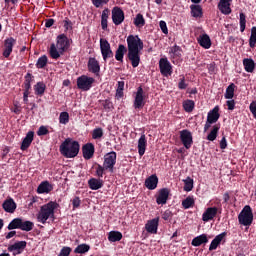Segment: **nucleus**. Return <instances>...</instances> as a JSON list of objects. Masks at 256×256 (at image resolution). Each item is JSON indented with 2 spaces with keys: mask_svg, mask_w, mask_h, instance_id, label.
<instances>
[{
  "mask_svg": "<svg viewBox=\"0 0 256 256\" xmlns=\"http://www.w3.org/2000/svg\"><path fill=\"white\" fill-rule=\"evenodd\" d=\"M127 41V59L130 61L132 67L135 69L139 67L141 63V51H143V40L139 38V35H129Z\"/></svg>",
  "mask_w": 256,
  "mask_h": 256,
  "instance_id": "nucleus-1",
  "label": "nucleus"
},
{
  "mask_svg": "<svg viewBox=\"0 0 256 256\" xmlns=\"http://www.w3.org/2000/svg\"><path fill=\"white\" fill-rule=\"evenodd\" d=\"M71 44L69 43V38L65 34H60L57 36V44H51L50 46V57L52 59H59L63 53L69 51Z\"/></svg>",
  "mask_w": 256,
  "mask_h": 256,
  "instance_id": "nucleus-2",
  "label": "nucleus"
},
{
  "mask_svg": "<svg viewBox=\"0 0 256 256\" xmlns=\"http://www.w3.org/2000/svg\"><path fill=\"white\" fill-rule=\"evenodd\" d=\"M79 149H81V145L77 141L66 138L60 145L59 151L66 159H74L79 155Z\"/></svg>",
  "mask_w": 256,
  "mask_h": 256,
  "instance_id": "nucleus-3",
  "label": "nucleus"
},
{
  "mask_svg": "<svg viewBox=\"0 0 256 256\" xmlns=\"http://www.w3.org/2000/svg\"><path fill=\"white\" fill-rule=\"evenodd\" d=\"M59 207L57 202L50 201L40 207V211L37 214L38 223L45 225L48 219H55V209Z\"/></svg>",
  "mask_w": 256,
  "mask_h": 256,
  "instance_id": "nucleus-4",
  "label": "nucleus"
},
{
  "mask_svg": "<svg viewBox=\"0 0 256 256\" xmlns=\"http://www.w3.org/2000/svg\"><path fill=\"white\" fill-rule=\"evenodd\" d=\"M253 217V209L251 206L246 205L238 215V222L244 227H251L253 225Z\"/></svg>",
  "mask_w": 256,
  "mask_h": 256,
  "instance_id": "nucleus-5",
  "label": "nucleus"
},
{
  "mask_svg": "<svg viewBox=\"0 0 256 256\" xmlns=\"http://www.w3.org/2000/svg\"><path fill=\"white\" fill-rule=\"evenodd\" d=\"M103 165L108 173H115V165H117V152L111 151L104 156Z\"/></svg>",
  "mask_w": 256,
  "mask_h": 256,
  "instance_id": "nucleus-6",
  "label": "nucleus"
},
{
  "mask_svg": "<svg viewBox=\"0 0 256 256\" xmlns=\"http://www.w3.org/2000/svg\"><path fill=\"white\" fill-rule=\"evenodd\" d=\"M93 83H95V78L87 75H82L77 78V87L81 89V91H89L91 87H93Z\"/></svg>",
  "mask_w": 256,
  "mask_h": 256,
  "instance_id": "nucleus-7",
  "label": "nucleus"
},
{
  "mask_svg": "<svg viewBox=\"0 0 256 256\" xmlns=\"http://www.w3.org/2000/svg\"><path fill=\"white\" fill-rule=\"evenodd\" d=\"M100 51L103 58V61H107V59H113V50L111 49V44L107 39H100Z\"/></svg>",
  "mask_w": 256,
  "mask_h": 256,
  "instance_id": "nucleus-8",
  "label": "nucleus"
},
{
  "mask_svg": "<svg viewBox=\"0 0 256 256\" xmlns=\"http://www.w3.org/2000/svg\"><path fill=\"white\" fill-rule=\"evenodd\" d=\"M159 69L163 77H171L173 75V65H171V62L167 58H160Z\"/></svg>",
  "mask_w": 256,
  "mask_h": 256,
  "instance_id": "nucleus-9",
  "label": "nucleus"
},
{
  "mask_svg": "<svg viewBox=\"0 0 256 256\" xmlns=\"http://www.w3.org/2000/svg\"><path fill=\"white\" fill-rule=\"evenodd\" d=\"M15 45H17V39L13 37H8L4 40L2 55L5 59H9V57H11V53H13V47H15Z\"/></svg>",
  "mask_w": 256,
  "mask_h": 256,
  "instance_id": "nucleus-10",
  "label": "nucleus"
},
{
  "mask_svg": "<svg viewBox=\"0 0 256 256\" xmlns=\"http://www.w3.org/2000/svg\"><path fill=\"white\" fill-rule=\"evenodd\" d=\"M133 107L134 109H143V107H145V92L143 91V87L141 86L137 88Z\"/></svg>",
  "mask_w": 256,
  "mask_h": 256,
  "instance_id": "nucleus-11",
  "label": "nucleus"
},
{
  "mask_svg": "<svg viewBox=\"0 0 256 256\" xmlns=\"http://www.w3.org/2000/svg\"><path fill=\"white\" fill-rule=\"evenodd\" d=\"M180 141L184 145L185 149H189L193 146V134L188 129L180 131Z\"/></svg>",
  "mask_w": 256,
  "mask_h": 256,
  "instance_id": "nucleus-12",
  "label": "nucleus"
},
{
  "mask_svg": "<svg viewBox=\"0 0 256 256\" xmlns=\"http://www.w3.org/2000/svg\"><path fill=\"white\" fill-rule=\"evenodd\" d=\"M125 21V12L121 7L115 6L112 9V22L114 25L119 26Z\"/></svg>",
  "mask_w": 256,
  "mask_h": 256,
  "instance_id": "nucleus-13",
  "label": "nucleus"
},
{
  "mask_svg": "<svg viewBox=\"0 0 256 256\" xmlns=\"http://www.w3.org/2000/svg\"><path fill=\"white\" fill-rule=\"evenodd\" d=\"M27 247V241H17L12 245L8 246L9 253H13V255H21L25 251Z\"/></svg>",
  "mask_w": 256,
  "mask_h": 256,
  "instance_id": "nucleus-14",
  "label": "nucleus"
},
{
  "mask_svg": "<svg viewBox=\"0 0 256 256\" xmlns=\"http://www.w3.org/2000/svg\"><path fill=\"white\" fill-rule=\"evenodd\" d=\"M221 213V208L217 207H208L202 214V221L208 223V221H213L217 217V213Z\"/></svg>",
  "mask_w": 256,
  "mask_h": 256,
  "instance_id": "nucleus-15",
  "label": "nucleus"
},
{
  "mask_svg": "<svg viewBox=\"0 0 256 256\" xmlns=\"http://www.w3.org/2000/svg\"><path fill=\"white\" fill-rule=\"evenodd\" d=\"M169 195H171V190L169 188H162L158 191V195L156 196L157 205H167V201H169Z\"/></svg>",
  "mask_w": 256,
  "mask_h": 256,
  "instance_id": "nucleus-16",
  "label": "nucleus"
},
{
  "mask_svg": "<svg viewBox=\"0 0 256 256\" xmlns=\"http://www.w3.org/2000/svg\"><path fill=\"white\" fill-rule=\"evenodd\" d=\"M83 158L89 161V159H93L95 155V145L93 143H86L82 146Z\"/></svg>",
  "mask_w": 256,
  "mask_h": 256,
  "instance_id": "nucleus-17",
  "label": "nucleus"
},
{
  "mask_svg": "<svg viewBox=\"0 0 256 256\" xmlns=\"http://www.w3.org/2000/svg\"><path fill=\"white\" fill-rule=\"evenodd\" d=\"M88 71L96 75V77H99V73H101V65H99V62L93 57L88 60Z\"/></svg>",
  "mask_w": 256,
  "mask_h": 256,
  "instance_id": "nucleus-18",
  "label": "nucleus"
},
{
  "mask_svg": "<svg viewBox=\"0 0 256 256\" xmlns=\"http://www.w3.org/2000/svg\"><path fill=\"white\" fill-rule=\"evenodd\" d=\"M35 137V132L29 131L25 138L22 140L20 149L21 151H27L29 147H31V144L33 143V139Z\"/></svg>",
  "mask_w": 256,
  "mask_h": 256,
  "instance_id": "nucleus-19",
  "label": "nucleus"
},
{
  "mask_svg": "<svg viewBox=\"0 0 256 256\" xmlns=\"http://www.w3.org/2000/svg\"><path fill=\"white\" fill-rule=\"evenodd\" d=\"M233 0H220L218 9L223 15H231V2Z\"/></svg>",
  "mask_w": 256,
  "mask_h": 256,
  "instance_id": "nucleus-20",
  "label": "nucleus"
},
{
  "mask_svg": "<svg viewBox=\"0 0 256 256\" xmlns=\"http://www.w3.org/2000/svg\"><path fill=\"white\" fill-rule=\"evenodd\" d=\"M157 185H159V178L157 174H152L145 180V187L149 189V191H153L157 189Z\"/></svg>",
  "mask_w": 256,
  "mask_h": 256,
  "instance_id": "nucleus-21",
  "label": "nucleus"
},
{
  "mask_svg": "<svg viewBox=\"0 0 256 256\" xmlns=\"http://www.w3.org/2000/svg\"><path fill=\"white\" fill-rule=\"evenodd\" d=\"M209 239H211V237L207 234H201L192 239L191 245L193 247H201V245H207V243H209Z\"/></svg>",
  "mask_w": 256,
  "mask_h": 256,
  "instance_id": "nucleus-22",
  "label": "nucleus"
},
{
  "mask_svg": "<svg viewBox=\"0 0 256 256\" xmlns=\"http://www.w3.org/2000/svg\"><path fill=\"white\" fill-rule=\"evenodd\" d=\"M158 228H159V217L149 220L145 225V229L147 233H152L154 235L157 233Z\"/></svg>",
  "mask_w": 256,
  "mask_h": 256,
  "instance_id": "nucleus-23",
  "label": "nucleus"
},
{
  "mask_svg": "<svg viewBox=\"0 0 256 256\" xmlns=\"http://www.w3.org/2000/svg\"><path fill=\"white\" fill-rule=\"evenodd\" d=\"M227 237V232H222L221 234H218L210 243L209 251H215L219 245H221V241Z\"/></svg>",
  "mask_w": 256,
  "mask_h": 256,
  "instance_id": "nucleus-24",
  "label": "nucleus"
},
{
  "mask_svg": "<svg viewBox=\"0 0 256 256\" xmlns=\"http://www.w3.org/2000/svg\"><path fill=\"white\" fill-rule=\"evenodd\" d=\"M2 209L6 211V213H15V209H17V203L13 198L6 199L2 204Z\"/></svg>",
  "mask_w": 256,
  "mask_h": 256,
  "instance_id": "nucleus-25",
  "label": "nucleus"
},
{
  "mask_svg": "<svg viewBox=\"0 0 256 256\" xmlns=\"http://www.w3.org/2000/svg\"><path fill=\"white\" fill-rule=\"evenodd\" d=\"M219 117H221V114H219V106H215L212 110L208 112V123H217L219 121Z\"/></svg>",
  "mask_w": 256,
  "mask_h": 256,
  "instance_id": "nucleus-26",
  "label": "nucleus"
},
{
  "mask_svg": "<svg viewBox=\"0 0 256 256\" xmlns=\"http://www.w3.org/2000/svg\"><path fill=\"white\" fill-rule=\"evenodd\" d=\"M36 191L39 195H43L45 193H51V191H53V185H51L49 181H43L39 184Z\"/></svg>",
  "mask_w": 256,
  "mask_h": 256,
  "instance_id": "nucleus-27",
  "label": "nucleus"
},
{
  "mask_svg": "<svg viewBox=\"0 0 256 256\" xmlns=\"http://www.w3.org/2000/svg\"><path fill=\"white\" fill-rule=\"evenodd\" d=\"M200 47L203 49H211V38L207 34H202L197 38Z\"/></svg>",
  "mask_w": 256,
  "mask_h": 256,
  "instance_id": "nucleus-28",
  "label": "nucleus"
},
{
  "mask_svg": "<svg viewBox=\"0 0 256 256\" xmlns=\"http://www.w3.org/2000/svg\"><path fill=\"white\" fill-rule=\"evenodd\" d=\"M128 48L125 47L123 44H119L118 48L116 49L115 52V59L116 61H119L120 63H123V59L125 57V53H127Z\"/></svg>",
  "mask_w": 256,
  "mask_h": 256,
  "instance_id": "nucleus-29",
  "label": "nucleus"
},
{
  "mask_svg": "<svg viewBox=\"0 0 256 256\" xmlns=\"http://www.w3.org/2000/svg\"><path fill=\"white\" fill-rule=\"evenodd\" d=\"M146 149H147V138L145 137V134H142L138 140V153L140 157H143L145 155Z\"/></svg>",
  "mask_w": 256,
  "mask_h": 256,
  "instance_id": "nucleus-30",
  "label": "nucleus"
},
{
  "mask_svg": "<svg viewBox=\"0 0 256 256\" xmlns=\"http://www.w3.org/2000/svg\"><path fill=\"white\" fill-rule=\"evenodd\" d=\"M191 16L195 19H201L203 17V8L199 4L190 5Z\"/></svg>",
  "mask_w": 256,
  "mask_h": 256,
  "instance_id": "nucleus-31",
  "label": "nucleus"
},
{
  "mask_svg": "<svg viewBox=\"0 0 256 256\" xmlns=\"http://www.w3.org/2000/svg\"><path fill=\"white\" fill-rule=\"evenodd\" d=\"M89 189L97 191L103 187V180L97 178H91L88 180Z\"/></svg>",
  "mask_w": 256,
  "mask_h": 256,
  "instance_id": "nucleus-32",
  "label": "nucleus"
},
{
  "mask_svg": "<svg viewBox=\"0 0 256 256\" xmlns=\"http://www.w3.org/2000/svg\"><path fill=\"white\" fill-rule=\"evenodd\" d=\"M243 66L246 73H253L255 71V61L251 58H245L243 60Z\"/></svg>",
  "mask_w": 256,
  "mask_h": 256,
  "instance_id": "nucleus-33",
  "label": "nucleus"
},
{
  "mask_svg": "<svg viewBox=\"0 0 256 256\" xmlns=\"http://www.w3.org/2000/svg\"><path fill=\"white\" fill-rule=\"evenodd\" d=\"M46 89L47 85H45L43 82H37L36 85H34V93L35 95H38V97H43Z\"/></svg>",
  "mask_w": 256,
  "mask_h": 256,
  "instance_id": "nucleus-34",
  "label": "nucleus"
},
{
  "mask_svg": "<svg viewBox=\"0 0 256 256\" xmlns=\"http://www.w3.org/2000/svg\"><path fill=\"white\" fill-rule=\"evenodd\" d=\"M123 239V234L119 231H110L108 233V241L110 243H117V241H121Z\"/></svg>",
  "mask_w": 256,
  "mask_h": 256,
  "instance_id": "nucleus-35",
  "label": "nucleus"
},
{
  "mask_svg": "<svg viewBox=\"0 0 256 256\" xmlns=\"http://www.w3.org/2000/svg\"><path fill=\"white\" fill-rule=\"evenodd\" d=\"M34 81H35V76H33V74L28 72L24 76V83H23L24 90L31 91V83Z\"/></svg>",
  "mask_w": 256,
  "mask_h": 256,
  "instance_id": "nucleus-36",
  "label": "nucleus"
},
{
  "mask_svg": "<svg viewBox=\"0 0 256 256\" xmlns=\"http://www.w3.org/2000/svg\"><path fill=\"white\" fill-rule=\"evenodd\" d=\"M219 129H221V124H216L212 127V130L207 135V141H215L217 135H219Z\"/></svg>",
  "mask_w": 256,
  "mask_h": 256,
  "instance_id": "nucleus-37",
  "label": "nucleus"
},
{
  "mask_svg": "<svg viewBox=\"0 0 256 256\" xmlns=\"http://www.w3.org/2000/svg\"><path fill=\"white\" fill-rule=\"evenodd\" d=\"M33 227H35V224L29 220H24L22 218L21 224H20V231H33Z\"/></svg>",
  "mask_w": 256,
  "mask_h": 256,
  "instance_id": "nucleus-38",
  "label": "nucleus"
},
{
  "mask_svg": "<svg viewBox=\"0 0 256 256\" xmlns=\"http://www.w3.org/2000/svg\"><path fill=\"white\" fill-rule=\"evenodd\" d=\"M182 107L186 113H193V109H195V101L193 100H184L182 102Z\"/></svg>",
  "mask_w": 256,
  "mask_h": 256,
  "instance_id": "nucleus-39",
  "label": "nucleus"
},
{
  "mask_svg": "<svg viewBox=\"0 0 256 256\" xmlns=\"http://www.w3.org/2000/svg\"><path fill=\"white\" fill-rule=\"evenodd\" d=\"M94 167L96 169V177L99 179L103 178V175H105V171H109L104 165H101L97 162L94 163Z\"/></svg>",
  "mask_w": 256,
  "mask_h": 256,
  "instance_id": "nucleus-40",
  "label": "nucleus"
},
{
  "mask_svg": "<svg viewBox=\"0 0 256 256\" xmlns=\"http://www.w3.org/2000/svg\"><path fill=\"white\" fill-rule=\"evenodd\" d=\"M183 209H191V207H195V198L193 196H188L182 201Z\"/></svg>",
  "mask_w": 256,
  "mask_h": 256,
  "instance_id": "nucleus-41",
  "label": "nucleus"
},
{
  "mask_svg": "<svg viewBox=\"0 0 256 256\" xmlns=\"http://www.w3.org/2000/svg\"><path fill=\"white\" fill-rule=\"evenodd\" d=\"M22 218H14L7 226L8 231H13V229H21Z\"/></svg>",
  "mask_w": 256,
  "mask_h": 256,
  "instance_id": "nucleus-42",
  "label": "nucleus"
},
{
  "mask_svg": "<svg viewBox=\"0 0 256 256\" xmlns=\"http://www.w3.org/2000/svg\"><path fill=\"white\" fill-rule=\"evenodd\" d=\"M235 84L231 83L227 88H226V92H225V99H233V97H235Z\"/></svg>",
  "mask_w": 256,
  "mask_h": 256,
  "instance_id": "nucleus-43",
  "label": "nucleus"
},
{
  "mask_svg": "<svg viewBox=\"0 0 256 256\" xmlns=\"http://www.w3.org/2000/svg\"><path fill=\"white\" fill-rule=\"evenodd\" d=\"M49 59L47 58V55H43L40 58H38L36 62V68L37 69H45L47 67Z\"/></svg>",
  "mask_w": 256,
  "mask_h": 256,
  "instance_id": "nucleus-44",
  "label": "nucleus"
},
{
  "mask_svg": "<svg viewBox=\"0 0 256 256\" xmlns=\"http://www.w3.org/2000/svg\"><path fill=\"white\" fill-rule=\"evenodd\" d=\"M91 249V246H89V244H80L78 245L75 250L74 253H78L80 255H83L85 253H88V251Z\"/></svg>",
  "mask_w": 256,
  "mask_h": 256,
  "instance_id": "nucleus-45",
  "label": "nucleus"
},
{
  "mask_svg": "<svg viewBox=\"0 0 256 256\" xmlns=\"http://www.w3.org/2000/svg\"><path fill=\"white\" fill-rule=\"evenodd\" d=\"M239 23H240V31L241 33L245 32V29L247 27V16L245 15V13L241 12L239 14Z\"/></svg>",
  "mask_w": 256,
  "mask_h": 256,
  "instance_id": "nucleus-46",
  "label": "nucleus"
},
{
  "mask_svg": "<svg viewBox=\"0 0 256 256\" xmlns=\"http://www.w3.org/2000/svg\"><path fill=\"white\" fill-rule=\"evenodd\" d=\"M249 47H251V49H255L256 47V26L251 28V35L249 38Z\"/></svg>",
  "mask_w": 256,
  "mask_h": 256,
  "instance_id": "nucleus-47",
  "label": "nucleus"
},
{
  "mask_svg": "<svg viewBox=\"0 0 256 256\" xmlns=\"http://www.w3.org/2000/svg\"><path fill=\"white\" fill-rule=\"evenodd\" d=\"M134 25L135 27H145V18L143 17V14L138 13L134 19Z\"/></svg>",
  "mask_w": 256,
  "mask_h": 256,
  "instance_id": "nucleus-48",
  "label": "nucleus"
},
{
  "mask_svg": "<svg viewBox=\"0 0 256 256\" xmlns=\"http://www.w3.org/2000/svg\"><path fill=\"white\" fill-rule=\"evenodd\" d=\"M184 191H193V179L191 177H187L186 180H184Z\"/></svg>",
  "mask_w": 256,
  "mask_h": 256,
  "instance_id": "nucleus-49",
  "label": "nucleus"
},
{
  "mask_svg": "<svg viewBox=\"0 0 256 256\" xmlns=\"http://www.w3.org/2000/svg\"><path fill=\"white\" fill-rule=\"evenodd\" d=\"M59 123L67 125L69 123V112H61L59 116Z\"/></svg>",
  "mask_w": 256,
  "mask_h": 256,
  "instance_id": "nucleus-50",
  "label": "nucleus"
},
{
  "mask_svg": "<svg viewBox=\"0 0 256 256\" xmlns=\"http://www.w3.org/2000/svg\"><path fill=\"white\" fill-rule=\"evenodd\" d=\"M103 137V128H96L92 132V139H101Z\"/></svg>",
  "mask_w": 256,
  "mask_h": 256,
  "instance_id": "nucleus-51",
  "label": "nucleus"
},
{
  "mask_svg": "<svg viewBox=\"0 0 256 256\" xmlns=\"http://www.w3.org/2000/svg\"><path fill=\"white\" fill-rule=\"evenodd\" d=\"M162 219L164 221H171V219H173V212H171L169 209L162 212Z\"/></svg>",
  "mask_w": 256,
  "mask_h": 256,
  "instance_id": "nucleus-52",
  "label": "nucleus"
},
{
  "mask_svg": "<svg viewBox=\"0 0 256 256\" xmlns=\"http://www.w3.org/2000/svg\"><path fill=\"white\" fill-rule=\"evenodd\" d=\"M102 106L106 111H111L113 109V102L109 99L103 100Z\"/></svg>",
  "mask_w": 256,
  "mask_h": 256,
  "instance_id": "nucleus-53",
  "label": "nucleus"
},
{
  "mask_svg": "<svg viewBox=\"0 0 256 256\" xmlns=\"http://www.w3.org/2000/svg\"><path fill=\"white\" fill-rule=\"evenodd\" d=\"M71 251H72L71 247H69V246H64V247L61 249V251H60V253H59L58 256H69V255H71Z\"/></svg>",
  "mask_w": 256,
  "mask_h": 256,
  "instance_id": "nucleus-54",
  "label": "nucleus"
},
{
  "mask_svg": "<svg viewBox=\"0 0 256 256\" xmlns=\"http://www.w3.org/2000/svg\"><path fill=\"white\" fill-rule=\"evenodd\" d=\"M72 206L73 211H75V209H79V207H81V198H79L78 196L74 197L72 200Z\"/></svg>",
  "mask_w": 256,
  "mask_h": 256,
  "instance_id": "nucleus-55",
  "label": "nucleus"
},
{
  "mask_svg": "<svg viewBox=\"0 0 256 256\" xmlns=\"http://www.w3.org/2000/svg\"><path fill=\"white\" fill-rule=\"evenodd\" d=\"M159 27H160L162 33H164V35H168L169 34V29L167 28V22L161 20L159 22Z\"/></svg>",
  "mask_w": 256,
  "mask_h": 256,
  "instance_id": "nucleus-56",
  "label": "nucleus"
},
{
  "mask_svg": "<svg viewBox=\"0 0 256 256\" xmlns=\"http://www.w3.org/2000/svg\"><path fill=\"white\" fill-rule=\"evenodd\" d=\"M91 2L94 7L99 8L101 7V5H107V3H109V0H91Z\"/></svg>",
  "mask_w": 256,
  "mask_h": 256,
  "instance_id": "nucleus-57",
  "label": "nucleus"
},
{
  "mask_svg": "<svg viewBox=\"0 0 256 256\" xmlns=\"http://www.w3.org/2000/svg\"><path fill=\"white\" fill-rule=\"evenodd\" d=\"M188 85L189 84L185 82V76H182L179 79L178 89H180V90L187 89Z\"/></svg>",
  "mask_w": 256,
  "mask_h": 256,
  "instance_id": "nucleus-58",
  "label": "nucleus"
},
{
  "mask_svg": "<svg viewBox=\"0 0 256 256\" xmlns=\"http://www.w3.org/2000/svg\"><path fill=\"white\" fill-rule=\"evenodd\" d=\"M37 135L39 137H42L43 135H49V129H47L45 126H40L37 131Z\"/></svg>",
  "mask_w": 256,
  "mask_h": 256,
  "instance_id": "nucleus-59",
  "label": "nucleus"
},
{
  "mask_svg": "<svg viewBox=\"0 0 256 256\" xmlns=\"http://www.w3.org/2000/svg\"><path fill=\"white\" fill-rule=\"evenodd\" d=\"M170 53H173L176 57H181V47L175 45L171 48Z\"/></svg>",
  "mask_w": 256,
  "mask_h": 256,
  "instance_id": "nucleus-60",
  "label": "nucleus"
},
{
  "mask_svg": "<svg viewBox=\"0 0 256 256\" xmlns=\"http://www.w3.org/2000/svg\"><path fill=\"white\" fill-rule=\"evenodd\" d=\"M63 23H64V29H66V31H69V28L72 29L73 22H71V20H69V18H65Z\"/></svg>",
  "mask_w": 256,
  "mask_h": 256,
  "instance_id": "nucleus-61",
  "label": "nucleus"
},
{
  "mask_svg": "<svg viewBox=\"0 0 256 256\" xmlns=\"http://www.w3.org/2000/svg\"><path fill=\"white\" fill-rule=\"evenodd\" d=\"M109 15H111V11L109 10V8H105L102 11L101 19L108 20L109 19Z\"/></svg>",
  "mask_w": 256,
  "mask_h": 256,
  "instance_id": "nucleus-62",
  "label": "nucleus"
},
{
  "mask_svg": "<svg viewBox=\"0 0 256 256\" xmlns=\"http://www.w3.org/2000/svg\"><path fill=\"white\" fill-rule=\"evenodd\" d=\"M228 111H233L235 109V100H228L226 101Z\"/></svg>",
  "mask_w": 256,
  "mask_h": 256,
  "instance_id": "nucleus-63",
  "label": "nucleus"
},
{
  "mask_svg": "<svg viewBox=\"0 0 256 256\" xmlns=\"http://www.w3.org/2000/svg\"><path fill=\"white\" fill-rule=\"evenodd\" d=\"M250 112L252 113L254 119H256V103L252 102L250 104Z\"/></svg>",
  "mask_w": 256,
  "mask_h": 256,
  "instance_id": "nucleus-64",
  "label": "nucleus"
}]
</instances>
